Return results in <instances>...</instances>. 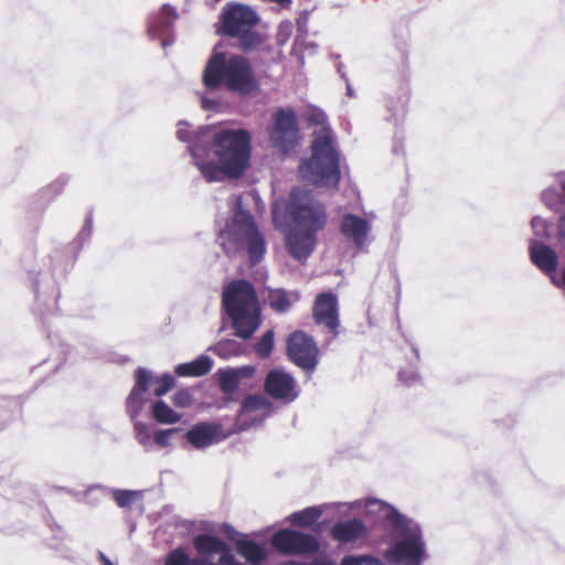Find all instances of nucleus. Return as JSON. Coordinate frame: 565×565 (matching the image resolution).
<instances>
[{
  "label": "nucleus",
  "instance_id": "1",
  "mask_svg": "<svg viewBox=\"0 0 565 565\" xmlns=\"http://www.w3.org/2000/svg\"><path fill=\"white\" fill-rule=\"evenodd\" d=\"M175 137L186 145L193 164L209 183L239 179L250 166L252 135L245 128L216 125L193 128L180 120Z\"/></svg>",
  "mask_w": 565,
  "mask_h": 565
},
{
  "label": "nucleus",
  "instance_id": "2",
  "mask_svg": "<svg viewBox=\"0 0 565 565\" xmlns=\"http://www.w3.org/2000/svg\"><path fill=\"white\" fill-rule=\"evenodd\" d=\"M365 516L387 531L390 545L385 559L395 565H422L427 557L420 524L401 513L395 507L371 499L365 504Z\"/></svg>",
  "mask_w": 565,
  "mask_h": 565
},
{
  "label": "nucleus",
  "instance_id": "3",
  "mask_svg": "<svg viewBox=\"0 0 565 565\" xmlns=\"http://www.w3.org/2000/svg\"><path fill=\"white\" fill-rule=\"evenodd\" d=\"M274 412L275 407L267 397L250 394L242 401L234 424L235 428L230 433H225L218 423L200 422L185 433V438L195 449H204L226 439L231 434L262 426Z\"/></svg>",
  "mask_w": 565,
  "mask_h": 565
},
{
  "label": "nucleus",
  "instance_id": "4",
  "mask_svg": "<svg viewBox=\"0 0 565 565\" xmlns=\"http://www.w3.org/2000/svg\"><path fill=\"white\" fill-rule=\"evenodd\" d=\"M222 309L230 319L234 335L249 340L263 321V309L254 285L246 279L230 281L222 291Z\"/></svg>",
  "mask_w": 565,
  "mask_h": 565
},
{
  "label": "nucleus",
  "instance_id": "5",
  "mask_svg": "<svg viewBox=\"0 0 565 565\" xmlns=\"http://www.w3.org/2000/svg\"><path fill=\"white\" fill-rule=\"evenodd\" d=\"M310 151L311 156L299 163L300 177L311 184L337 189L341 180V154L330 128L313 132Z\"/></svg>",
  "mask_w": 565,
  "mask_h": 565
},
{
  "label": "nucleus",
  "instance_id": "6",
  "mask_svg": "<svg viewBox=\"0 0 565 565\" xmlns=\"http://www.w3.org/2000/svg\"><path fill=\"white\" fill-rule=\"evenodd\" d=\"M203 82L207 88L216 89L224 85L228 90L247 96L258 90L259 84L248 60L242 55L226 56L215 52L203 72Z\"/></svg>",
  "mask_w": 565,
  "mask_h": 565
},
{
  "label": "nucleus",
  "instance_id": "7",
  "mask_svg": "<svg viewBox=\"0 0 565 565\" xmlns=\"http://www.w3.org/2000/svg\"><path fill=\"white\" fill-rule=\"evenodd\" d=\"M273 222L277 228L292 224L294 227L322 231L328 222L326 206L313 194L300 186H294L288 200L273 206Z\"/></svg>",
  "mask_w": 565,
  "mask_h": 565
},
{
  "label": "nucleus",
  "instance_id": "8",
  "mask_svg": "<svg viewBox=\"0 0 565 565\" xmlns=\"http://www.w3.org/2000/svg\"><path fill=\"white\" fill-rule=\"evenodd\" d=\"M258 22L259 15L252 7L230 2L221 10L216 33L235 40L241 51L249 53L265 44V35L256 30Z\"/></svg>",
  "mask_w": 565,
  "mask_h": 565
},
{
  "label": "nucleus",
  "instance_id": "9",
  "mask_svg": "<svg viewBox=\"0 0 565 565\" xmlns=\"http://www.w3.org/2000/svg\"><path fill=\"white\" fill-rule=\"evenodd\" d=\"M134 379V386L125 401L126 413L134 423L137 441L146 451H149L152 448L153 435L148 425L140 422L138 417L149 401V388L153 381V372L147 367L138 366L135 371Z\"/></svg>",
  "mask_w": 565,
  "mask_h": 565
},
{
  "label": "nucleus",
  "instance_id": "10",
  "mask_svg": "<svg viewBox=\"0 0 565 565\" xmlns=\"http://www.w3.org/2000/svg\"><path fill=\"white\" fill-rule=\"evenodd\" d=\"M228 227L230 236L245 246L249 263L252 265L259 263L266 253V242L258 231L252 213L243 209L241 201L236 202V210Z\"/></svg>",
  "mask_w": 565,
  "mask_h": 565
},
{
  "label": "nucleus",
  "instance_id": "11",
  "mask_svg": "<svg viewBox=\"0 0 565 565\" xmlns=\"http://www.w3.org/2000/svg\"><path fill=\"white\" fill-rule=\"evenodd\" d=\"M268 137L271 146L281 153H289L299 146L300 127L294 108L279 107L275 110Z\"/></svg>",
  "mask_w": 565,
  "mask_h": 565
},
{
  "label": "nucleus",
  "instance_id": "12",
  "mask_svg": "<svg viewBox=\"0 0 565 565\" xmlns=\"http://www.w3.org/2000/svg\"><path fill=\"white\" fill-rule=\"evenodd\" d=\"M318 347L313 338L303 331H295L287 339L289 360L306 372H313L318 365Z\"/></svg>",
  "mask_w": 565,
  "mask_h": 565
},
{
  "label": "nucleus",
  "instance_id": "13",
  "mask_svg": "<svg viewBox=\"0 0 565 565\" xmlns=\"http://www.w3.org/2000/svg\"><path fill=\"white\" fill-rule=\"evenodd\" d=\"M274 547L284 554H313L320 548V542L311 534L297 530L282 529L277 531L273 537Z\"/></svg>",
  "mask_w": 565,
  "mask_h": 565
},
{
  "label": "nucleus",
  "instance_id": "14",
  "mask_svg": "<svg viewBox=\"0 0 565 565\" xmlns=\"http://www.w3.org/2000/svg\"><path fill=\"white\" fill-rule=\"evenodd\" d=\"M264 391L271 398L285 404L292 403L299 396L295 377L284 369H273L266 374Z\"/></svg>",
  "mask_w": 565,
  "mask_h": 565
},
{
  "label": "nucleus",
  "instance_id": "15",
  "mask_svg": "<svg viewBox=\"0 0 565 565\" xmlns=\"http://www.w3.org/2000/svg\"><path fill=\"white\" fill-rule=\"evenodd\" d=\"M318 233L291 227L286 235V247L290 256L298 262L305 263L317 246Z\"/></svg>",
  "mask_w": 565,
  "mask_h": 565
},
{
  "label": "nucleus",
  "instance_id": "16",
  "mask_svg": "<svg viewBox=\"0 0 565 565\" xmlns=\"http://www.w3.org/2000/svg\"><path fill=\"white\" fill-rule=\"evenodd\" d=\"M313 318L318 324H324L334 334H338L339 303L338 297L331 291H324L317 296L313 306Z\"/></svg>",
  "mask_w": 565,
  "mask_h": 565
},
{
  "label": "nucleus",
  "instance_id": "17",
  "mask_svg": "<svg viewBox=\"0 0 565 565\" xmlns=\"http://www.w3.org/2000/svg\"><path fill=\"white\" fill-rule=\"evenodd\" d=\"M529 254L533 265L547 275L551 280L552 277H556L558 274V255L552 246L536 239H530Z\"/></svg>",
  "mask_w": 565,
  "mask_h": 565
},
{
  "label": "nucleus",
  "instance_id": "18",
  "mask_svg": "<svg viewBox=\"0 0 565 565\" xmlns=\"http://www.w3.org/2000/svg\"><path fill=\"white\" fill-rule=\"evenodd\" d=\"M371 228L367 220L352 213H345L340 223L341 234L358 249L364 246Z\"/></svg>",
  "mask_w": 565,
  "mask_h": 565
},
{
  "label": "nucleus",
  "instance_id": "19",
  "mask_svg": "<svg viewBox=\"0 0 565 565\" xmlns=\"http://www.w3.org/2000/svg\"><path fill=\"white\" fill-rule=\"evenodd\" d=\"M256 367L254 365H243L237 367H223L217 371V383L222 393L230 397L241 385V382L246 379L253 377Z\"/></svg>",
  "mask_w": 565,
  "mask_h": 565
},
{
  "label": "nucleus",
  "instance_id": "20",
  "mask_svg": "<svg viewBox=\"0 0 565 565\" xmlns=\"http://www.w3.org/2000/svg\"><path fill=\"white\" fill-rule=\"evenodd\" d=\"M367 534V527L363 521L353 518L338 521L331 527V536L341 544L352 543Z\"/></svg>",
  "mask_w": 565,
  "mask_h": 565
},
{
  "label": "nucleus",
  "instance_id": "21",
  "mask_svg": "<svg viewBox=\"0 0 565 565\" xmlns=\"http://www.w3.org/2000/svg\"><path fill=\"white\" fill-rule=\"evenodd\" d=\"M178 18V12L174 7L164 3L159 13L152 14L148 19L147 32L152 39H158L168 33Z\"/></svg>",
  "mask_w": 565,
  "mask_h": 565
},
{
  "label": "nucleus",
  "instance_id": "22",
  "mask_svg": "<svg viewBox=\"0 0 565 565\" xmlns=\"http://www.w3.org/2000/svg\"><path fill=\"white\" fill-rule=\"evenodd\" d=\"M29 280L32 285L34 298L39 306L49 307V297L56 294V285L47 275L42 277L41 273L29 271Z\"/></svg>",
  "mask_w": 565,
  "mask_h": 565
},
{
  "label": "nucleus",
  "instance_id": "23",
  "mask_svg": "<svg viewBox=\"0 0 565 565\" xmlns=\"http://www.w3.org/2000/svg\"><path fill=\"white\" fill-rule=\"evenodd\" d=\"M236 550L252 565H262L267 558L265 546L243 536L235 541Z\"/></svg>",
  "mask_w": 565,
  "mask_h": 565
},
{
  "label": "nucleus",
  "instance_id": "24",
  "mask_svg": "<svg viewBox=\"0 0 565 565\" xmlns=\"http://www.w3.org/2000/svg\"><path fill=\"white\" fill-rule=\"evenodd\" d=\"M213 367V360L201 354L191 362L180 363L174 367V373L180 377L194 376L200 377L207 374Z\"/></svg>",
  "mask_w": 565,
  "mask_h": 565
},
{
  "label": "nucleus",
  "instance_id": "25",
  "mask_svg": "<svg viewBox=\"0 0 565 565\" xmlns=\"http://www.w3.org/2000/svg\"><path fill=\"white\" fill-rule=\"evenodd\" d=\"M151 417L159 424L171 425L180 422L181 414L174 412L164 401L157 399L150 406Z\"/></svg>",
  "mask_w": 565,
  "mask_h": 565
},
{
  "label": "nucleus",
  "instance_id": "26",
  "mask_svg": "<svg viewBox=\"0 0 565 565\" xmlns=\"http://www.w3.org/2000/svg\"><path fill=\"white\" fill-rule=\"evenodd\" d=\"M322 513L323 510L321 507L312 505L291 513L288 520L295 526H310L321 518Z\"/></svg>",
  "mask_w": 565,
  "mask_h": 565
},
{
  "label": "nucleus",
  "instance_id": "27",
  "mask_svg": "<svg viewBox=\"0 0 565 565\" xmlns=\"http://www.w3.org/2000/svg\"><path fill=\"white\" fill-rule=\"evenodd\" d=\"M194 547L204 556H212L225 547V542L212 534H200L194 539Z\"/></svg>",
  "mask_w": 565,
  "mask_h": 565
},
{
  "label": "nucleus",
  "instance_id": "28",
  "mask_svg": "<svg viewBox=\"0 0 565 565\" xmlns=\"http://www.w3.org/2000/svg\"><path fill=\"white\" fill-rule=\"evenodd\" d=\"M207 351H211L220 358L227 360L232 356L241 355L243 353V348L242 344L236 340L223 339L209 347Z\"/></svg>",
  "mask_w": 565,
  "mask_h": 565
},
{
  "label": "nucleus",
  "instance_id": "29",
  "mask_svg": "<svg viewBox=\"0 0 565 565\" xmlns=\"http://www.w3.org/2000/svg\"><path fill=\"white\" fill-rule=\"evenodd\" d=\"M266 299L268 301L269 307L278 313L287 312L291 306L288 292L282 288H269L267 291Z\"/></svg>",
  "mask_w": 565,
  "mask_h": 565
},
{
  "label": "nucleus",
  "instance_id": "30",
  "mask_svg": "<svg viewBox=\"0 0 565 565\" xmlns=\"http://www.w3.org/2000/svg\"><path fill=\"white\" fill-rule=\"evenodd\" d=\"M409 345H411V350L414 354V361L409 362V365H411L409 371L401 370L398 372V379L406 385H414L415 383L419 382V380H420V376L418 375V373L415 370L417 367V364L419 363L420 354H419L418 347L414 342L409 341Z\"/></svg>",
  "mask_w": 565,
  "mask_h": 565
},
{
  "label": "nucleus",
  "instance_id": "31",
  "mask_svg": "<svg viewBox=\"0 0 565 565\" xmlns=\"http://www.w3.org/2000/svg\"><path fill=\"white\" fill-rule=\"evenodd\" d=\"M70 181V177L66 174L58 175L54 181L40 190L39 195L42 199L52 201L57 198Z\"/></svg>",
  "mask_w": 565,
  "mask_h": 565
},
{
  "label": "nucleus",
  "instance_id": "32",
  "mask_svg": "<svg viewBox=\"0 0 565 565\" xmlns=\"http://www.w3.org/2000/svg\"><path fill=\"white\" fill-rule=\"evenodd\" d=\"M552 222L541 217L534 216L531 220V227L534 235L533 239L537 242L550 241L552 238Z\"/></svg>",
  "mask_w": 565,
  "mask_h": 565
},
{
  "label": "nucleus",
  "instance_id": "33",
  "mask_svg": "<svg viewBox=\"0 0 565 565\" xmlns=\"http://www.w3.org/2000/svg\"><path fill=\"white\" fill-rule=\"evenodd\" d=\"M543 204L553 212H559L564 207L562 193L554 186L546 188L541 193Z\"/></svg>",
  "mask_w": 565,
  "mask_h": 565
},
{
  "label": "nucleus",
  "instance_id": "34",
  "mask_svg": "<svg viewBox=\"0 0 565 565\" xmlns=\"http://www.w3.org/2000/svg\"><path fill=\"white\" fill-rule=\"evenodd\" d=\"M113 498L119 508L130 507L137 499L142 497V491L111 489Z\"/></svg>",
  "mask_w": 565,
  "mask_h": 565
},
{
  "label": "nucleus",
  "instance_id": "35",
  "mask_svg": "<svg viewBox=\"0 0 565 565\" xmlns=\"http://www.w3.org/2000/svg\"><path fill=\"white\" fill-rule=\"evenodd\" d=\"M275 332L267 330L262 338L255 343V351L262 359L268 358L274 349Z\"/></svg>",
  "mask_w": 565,
  "mask_h": 565
},
{
  "label": "nucleus",
  "instance_id": "36",
  "mask_svg": "<svg viewBox=\"0 0 565 565\" xmlns=\"http://www.w3.org/2000/svg\"><path fill=\"white\" fill-rule=\"evenodd\" d=\"M153 383H157V387L154 388L153 391V394L157 396V397H161L163 395H166L169 391H171L174 386H175V379L174 376L171 374V373H163L162 375L156 377L153 375V381L151 383V385Z\"/></svg>",
  "mask_w": 565,
  "mask_h": 565
},
{
  "label": "nucleus",
  "instance_id": "37",
  "mask_svg": "<svg viewBox=\"0 0 565 565\" xmlns=\"http://www.w3.org/2000/svg\"><path fill=\"white\" fill-rule=\"evenodd\" d=\"M195 562L196 557L191 558L184 548L177 547L167 555L164 565H195Z\"/></svg>",
  "mask_w": 565,
  "mask_h": 565
},
{
  "label": "nucleus",
  "instance_id": "38",
  "mask_svg": "<svg viewBox=\"0 0 565 565\" xmlns=\"http://www.w3.org/2000/svg\"><path fill=\"white\" fill-rule=\"evenodd\" d=\"M340 565H384V563L369 554H351L345 555L341 559Z\"/></svg>",
  "mask_w": 565,
  "mask_h": 565
},
{
  "label": "nucleus",
  "instance_id": "39",
  "mask_svg": "<svg viewBox=\"0 0 565 565\" xmlns=\"http://www.w3.org/2000/svg\"><path fill=\"white\" fill-rule=\"evenodd\" d=\"M93 232V215L92 212H89L85 218L84 225L78 232L76 238L74 239L73 244L75 247L79 250L83 248L85 243H87L92 236Z\"/></svg>",
  "mask_w": 565,
  "mask_h": 565
},
{
  "label": "nucleus",
  "instance_id": "40",
  "mask_svg": "<svg viewBox=\"0 0 565 565\" xmlns=\"http://www.w3.org/2000/svg\"><path fill=\"white\" fill-rule=\"evenodd\" d=\"M107 492V488L100 484H95L86 489L84 492V501L90 505H97L102 497Z\"/></svg>",
  "mask_w": 565,
  "mask_h": 565
},
{
  "label": "nucleus",
  "instance_id": "41",
  "mask_svg": "<svg viewBox=\"0 0 565 565\" xmlns=\"http://www.w3.org/2000/svg\"><path fill=\"white\" fill-rule=\"evenodd\" d=\"M180 428L160 429L153 434V441L160 447H168L173 435L178 434Z\"/></svg>",
  "mask_w": 565,
  "mask_h": 565
},
{
  "label": "nucleus",
  "instance_id": "42",
  "mask_svg": "<svg viewBox=\"0 0 565 565\" xmlns=\"http://www.w3.org/2000/svg\"><path fill=\"white\" fill-rule=\"evenodd\" d=\"M174 406L183 408L192 404L193 397L188 388L177 391L172 396Z\"/></svg>",
  "mask_w": 565,
  "mask_h": 565
},
{
  "label": "nucleus",
  "instance_id": "43",
  "mask_svg": "<svg viewBox=\"0 0 565 565\" xmlns=\"http://www.w3.org/2000/svg\"><path fill=\"white\" fill-rule=\"evenodd\" d=\"M294 25L290 21H282L280 22L277 31V43L279 45H284L289 40L291 33H292Z\"/></svg>",
  "mask_w": 565,
  "mask_h": 565
},
{
  "label": "nucleus",
  "instance_id": "44",
  "mask_svg": "<svg viewBox=\"0 0 565 565\" xmlns=\"http://www.w3.org/2000/svg\"><path fill=\"white\" fill-rule=\"evenodd\" d=\"M218 553L221 554L220 563L222 565H241V563L236 561L228 544L225 543V547H221Z\"/></svg>",
  "mask_w": 565,
  "mask_h": 565
},
{
  "label": "nucleus",
  "instance_id": "45",
  "mask_svg": "<svg viewBox=\"0 0 565 565\" xmlns=\"http://www.w3.org/2000/svg\"><path fill=\"white\" fill-rule=\"evenodd\" d=\"M556 237L559 247L565 252V212L557 220Z\"/></svg>",
  "mask_w": 565,
  "mask_h": 565
},
{
  "label": "nucleus",
  "instance_id": "46",
  "mask_svg": "<svg viewBox=\"0 0 565 565\" xmlns=\"http://www.w3.org/2000/svg\"><path fill=\"white\" fill-rule=\"evenodd\" d=\"M327 120V116L323 111L319 110V109H315L309 116H308V121L310 124H315V125H321L323 126L324 122Z\"/></svg>",
  "mask_w": 565,
  "mask_h": 565
},
{
  "label": "nucleus",
  "instance_id": "47",
  "mask_svg": "<svg viewBox=\"0 0 565 565\" xmlns=\"http://www.w3.org/2000/svg\"><path fill=\"white\" fill-rule=\"evenodd\" d=\"M201 105L205 110H217L221 107V103L218 100L206 96L201 98Z\"/></svg>",
  "mask_w": 565,
  "mask_h": 565
},
{
  "label": "nucleus",
  "instance_id": "48",
  "mask_svg": "<svg viewBox=\"0 0 565 565\" xmlns=\"http://www.w3.org/2000/svg\"><path fill=\"white\" fill-rule=\"evenodd\" d=\"M221 530L231 541H234L238 535V532L230 523H223Z\"/></svg>",
  "mask_w": 565,
  "mask_h": 565
},
{
  "label": "nucleus",
  "instance_id": "49",
  "mask_svg": "<svg viewBox=\"0 0 565 565\" xmlns=\"http://www.w3.org/2000/svg\"><path fill=\"white\" fill-rule=\"evenodd\" d=\"M552 284L558 288L565 287V267L561 269L556 277H552Z\"/></svg>",
  "mask_w": 565,
  "mask_h": 565
},
{
  "label": "nucleus",
  "instance_id": "50",
  "mask_svg": "<svg viewBox=\"0 0 565 565\" xmlns=\"http://www.w3.org/2000/svg\"><path fill=\"white\" fill-rule=\"evenodd\" d=\"M338 71L341 74V77L345 81V84H347V95L349 97H354V90H353V88H352L348 77L345 76V74L341 72V67L340 66H339Z\"/></svg>",
  "mask_w": 565,
  "mask_h": 565
},
{
  "label": "nucleus",
  "instance_id": "51",
  "mask_svg": "<svg viewBox=\"0 0 565 565\" xmlns=\"http://www.w3.org/2000/svg\"><path fill=\"white\" fill-rule=\"evenodd\" d=\"M557 181L562 189V193L565 195V171H562L557 174Z\"/></svg>",
  "mask_w": 565,
  "mask_h": 565
},
{
  "label": "nucleus",
  "instance_id": "52",
  "mask_svg": "<svg viewBox=\"0 0 565 565\" xmlns=\"http://www.w3.org/2000/svg\"><path fill=\"white\" fill-rule=\"evenodd\" d=\"M173 43V39L164 38L161 40V46L166 49Z\"/></svg>",
  "mask_w": 565,
  "mask_h": 565
},
{
  "label": "nucleus",
  "instance_id": "53",
  "mask_svg": "<svg viewBox=\"0 0 565 565\" xmlns=\"http://www.w3.org/2000/svg\"><path fill=\"white\" fill-rule=\"evenodd\" d=\"M280 565H308V563L289 561V562H285L282 564H280Z\"/></svg>",
  "mask_w": 565,
  "mask_h": 565
},
{
  "label": "nucleus",
  "instance_id": "54",
  "mask_svg": "<svg viewBox=\"0 0 565 565\" xmlns=\"http://www.w3.org/2000/svg\"><path fill=\"white\" fill-rule=\"evenodd\" d=\"M318 532L321 531V524L318 525V529H317Z\"/></svg>",
  "mask_w": 565,
  "mask_h": 565
}]
</instances>
